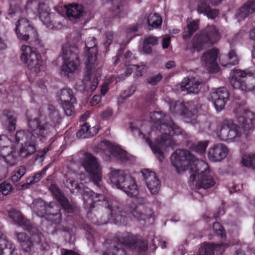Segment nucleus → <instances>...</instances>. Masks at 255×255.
<instances>
[{
	"label": "nucleus",
	"instance_id": "nucleus-1",
	"mask_svg": "<svg viewBox=\"0 0 255 255\" xmlns=\"http://www.w3.org/2000/svg\"><path fill=\"white\" fill-rule=\"evenodd\" d=\"M171 162L178 173L190 169V182L199 188L204 189L213 187L216 181L208 163L196 159L190 151L177 149L172 155Z\"/></svg>",
	"mask_w": 255,
	"mask_h": 255
},
{
	"label": "nucleus",
	"instance_id": "nucleus-2",
	"mask_svg": "<svg viewBox=\"0 0 255 255\" xmlns=\"http://www.w3.org/2000/svg\"><path fill=\"white\" fill-rule=\"evenodd\" d=\"M238 122L244 129V133L232 119H225L217 129V136L222 141L227 143L239 142L242 141L244 135L248 136L253 130V120L255 115L253 113L240 106L234 110Z\"/></svg>",
	"mask_w": 255,
	"mask_h": 255
},
{
	"label": "nucleus",
	"instance_id": "nucleus-3",
	"mask_svg": "<svg viewBox=\"0 0 255 255\" xmlns=\"http://www.w3.org/2000/svg\"><path fill=\"white\" fill-rule=\"evenodd\" d=\"M27 120L28 128L31 131L19 130L15 134V143L22 145L19 154L23 157L31 155L36 151L38 141L44 143L48 137L51 136V128L48 123H42L36 118L33 120L27 118Z\"/></svg>",
	"mask_w": 255,
	"mask_h": 255
},
{
	"label": "nucleus",
	"instance_id": "nucleus-4",
	"mask_svg": "<svg viewBox=\"0 0 255 255\" xmlns=\"http://www.w3.org/2000/svg\"><path fill=\"white\" fill-rule=\"evenodd\" d=\"M107 248L103 255H128L122 246L129 248L141 254L148 249L147 242L137 235L124 232L117 235L113 241L107 240L103 244Z\"/></svg>",
	"mask_w": 255,
	"mask_h": 255
},
{
	"label": "nucleus",
	"instance_id": "nucleus-5",
	"mask_svg": "<svg viewBox=\"0 0 255 255\" xmlns=\"http://www.w3.org/2000/svg\"><path fill=\"white\" fill-rule=\"evenodd\" d=\"M97 39L94 37H89L85 41V49L83 59L85 61V73L83 83L85 87L90 83V90H96L101 79L102 68L99 66L97 60L98 49Z\"/></svg>",
	"mask_w": 255,
	"mask_h": 255
},
{
	"label": "nucleus",
	"instance_id": "nucleus-6",
	"mask_svg": "<svg viewBox=\"0 0 255 255\" xmlns=\"http://www.w3.org/2000/svg\"><path fill=\"white\" fill-rule=\"evenodd\" d=\"M80 49L76 44H66L62 46V58L63 60L61 67V74L66 78H70L79 69L80 59L79 54Z\"/></svg>",
	"mask_w": 255,
	"mask_h": 255
},
{
	"label": "nucleus",
	"instance_id": "nucleus-7",
	"mask_svg": "<svg viewBox=\"0 0 255 255\" xmlns=\"http://www.w3.org/2000/svg\"><path fill=\"white\" fill-rule=\"evenodd\" d=\"M110 180L117 188L122 190L129 197H135L138 194L135 179L126 171L113 170L111 173Z\"/></svg>",
	"mask_w": 255,
	"mask_h": 255
},
{
	"label": "nucleus",
	"instance_id": "nucleus-8",
	"mask_svg": "<svg viewBox=\"0 0 255 255\" xmlns=\"http://www.w3.org/2000/svg\"><path fill=\"white\" fill-rule=\"evenodd\" d=\"M81 164L88 174L90 179L104 194L106 189L101 184L102 171L97 158L92 154L85 152L83 158L81 159Z\"/></svg>",
	"mask_w": 255,
	"mask_h": 255
},
{
	"label": "nucleus",
	"instance_id": "nucleus-9",
	"mask_svg": "<svg viewBox=\"0 0 255 255\" xmlns=\"http://www.w3.org/2000/svg\"><path fill=\"white\" fill-rule=\"evenodd\" d=\"M221 38V34L216 26L209 25L196 34L192 42V48L194 51H200L206 45L217 43Z\"/></svg>",
	"mask_w": 255,
	"mask_h": 255
},
{
	"label": "nucleus",
	"instance_id": "nucleus-10",
	"mask_svg": "<svg viewBox=\"0 0 255 255\" xmlns=\"http://www.w3.org/2000/svg\"><path fill=\"white\" fill-rule=\"evenodd\" d=\"M15 31L19 40L25 41L29 40L30 43L34 46H43L36 29L26 18H19L16 24Z\"/></svg>",
	"mask_w": 255,
	"mask_h": 255
},
{
	"label": "nucleus",
	"instance_id": "nucleus-11",
	"mask_svg": "<svg viewBox=\"0 0 255 255\" xmlns=\"http://www.w3.org/2000/svg\"><path fill=\"white\" fill-rule=\"evenodd\" d=\"M21 60L26 64L31 73L37 74L42 69L43 61L40 54L37 53L31 46L23 45Z\"/></svg>",
	"mask_w": 255,
	"mask_h": 255
},
{
	"label": "nucleus",
	"instance_id": "nucleus-12",
	"mask_svg": "<svg viewBox=\"0 0 255 255\" xmlns=\"http://www.w3.org/2000/svg\"><path fill=\"white\" fill-rule=\"evenodd\" d=\"M169 106L172 113L182 116L187 123L195 124L194 121L197 118V108L192 102L184 103L181 101H171Z\"/></svg>",
	"mask_w": 255,
	"mask_h": 255
},
{
	"label": "nucleus",
	"instance_id": "nucleus-13",
	"mask_svg": "<svg viewBox=\"0 0 255 255\" xmlns=\"http://www.w3.org/2000/svg\"><path fill=\"white\" fill-rule=\"evenodd\" d=\"M71 185V193L76 194L83 195L84 200L90 201V208L92 209L95 207V204L101 202L104 198V195L102 193H95L89 188L85 187L82 183L78 184L76 181H70Z\"/></svg>",
	"mask_w": 255,
	"mask_h": 255
},
{
	"label": "nucleus",
	"instance_id": "nucleus-14",
	"mask_svg": "<svg viewBox=\"0 0 255 255\" xmlns=\"http://www.w3.org/2000/svg\"><path fill=\"white\" fill-rule=\"evenodd\" d=\"M38 6L36 0H26V3L17 2L15 4L10 3L8 10V14L11 17L17 15L18 16H35Z\"/></svg>",
	"mask_w": 255,
	"mask_h": 255
},
{
	"label": "nucleus",
	"instance_id": "nucleus-15",
	"mask_svg": "<svg viewBox=\"0 0 255 255\" xmlns=\"http://www.w3.org/2000/svg\"><path fill=\"white\" fill-rule=\"evenodd\" d=\"M253 75L252 72H246L240 70L236 69L230 73V83L234 88L239 89L243 91H251L253 90L255 87V78H251V84H245L244 79L246 76L249 75L250 77Z\"/></svg>",
	"mask_w": 255,
	"mask_h": 255
},
{
	"label": "nucleus",
	"instance_id": "nucleus-16",
	"mask_svg": "<svg viewBox=\"0 0 255 255\" xmlns=\"http://www.w3.org/2000/svg\"><path fill=\"white\" fill-rule=\"evenodd\" d=\"M166 122L161 123L160 122V132L162 135L160 137V150L162 148V141H164L166 145H171V136L173 135H178L181 133V129L177 125H175L171 121L167 120ZM161 156V151H160V157Z\"/></svg>",
	"mask_w": 255,
	"mask_h": 255
},
{
	"label": "nucleus",
	"instance_id": "nucleus-17",
	"mask_svg": "<svg viewBox=\"0 0 255 255\" xmlns=\"http://www.w3.org/2000/svg\"><path fill=\"white\" fill-rule=\"evenodd\" d=\"M229 96L227 89L223 87L213 89L208 98L212 102L216 110L219 111L224 108Z\"/></svg>",
	"mask_w": 255,
	"mask_h": 255
},
{
	"label": "nucleus",
	"instance_id": "nucleus-18",
	"mask_svg": "<svg viewBox=\"0 0 255 255\" xmlns=\"http://www.w3.org/2000/svg\"><path fill=\"white\" fill-rule=\"evenodd\" d=\"M218 50L213 48L205 52L201 58L202 64L210 72H217L219 67L217 63Z\"/></svg>",
	"mask_w": 255,
	"mask_h": 255
},
{
	"label": "nucleus",
	"instance_id": "nucleus-19",
	"mask_svg": "<svg viewBox=\"0 0 255 255\" xmlns=\"http://www.w3.org/2000/svg\"><path fill=\"white\" fill-rule=\"evenodd\" d=\"M141 173L150 193L157 194L159 191V180L155 172L148 169H143L141 170Z\"/></svg>",
	"mask_w": 255,
	"mask_h": 255
},
{
	"label": "nucleus",
	"instance_id": "nucleus-20",
	"mask_svg": "<svg viewBox=\"0 0 255 255\" xmlns=\"http://www.w3.org/2000/svg\"><path fill=\"white\" fill-rule=\"evenodd\" d=\"M49 190L66 212L67 213L74 212L76 207L69 202L56 184H52L49 187Z\"/></svg>",
	"mask_w": 255,
	"mask_h": 255
},
{
	"label": "nucleus",
	"instance_id": "nucleus-21",
	"mask_svg": "<svg viewBox=\"0 0 255 255\" xmlns=\"http://www.w3.org/2000/svg\"><path fill=\"white\" fill-rule=\"evenodd\" d=\"M228 151V147L224 144H216L209 149L208 158L212 162H219L226 157Z\"/></svg>",
	"mask_w": 255,
	"mask_h": 255
},
{
	"label": "nucleus",
	"instance_id": "nucleus-22",
	"mask_svg": "<svg viewBox=\"0 0 255 255\" xmlns=\"http://www.w3.org/2000/svg\"><path fill=\"white\" fill-rule=\"evenodd\" d=\"M0 156L7 166H12L17 163V153L13 146L3 144L2 147H0Z\"/></svg>",
	"mask_w": 255,
	"mask_h": 255
},
{
	"label": "nucleus",
	"instance_id": "nucleus-23",
	"mask_svg": "<svg viewBox=\"0 0 255 255\" xmlns=\"http://www.w3.org/2000/svg\"><path fill=\"white\" fill-rule=\"evenodd\" d=\"M201 81L197 77L185 78L181 84V90L186 91L188 94H196L200 89Z\"/></svg>",
	"mask_w": 255,
	"mask_h": 255
},
{
	"label": "nucleus",
	"instance_id": "nucleus-24",
	"mask_svg": "<svg viewBox=\"0 0 255 255\" xmlns=\"http://www.w3.org/2000/svg\"><path fill=\"white\" fill-rule=\"evenodd\" d=\"M8 215L10 218L17 223L24 230L31 233L34 232L35 229L30 221L25 218L20 212L12 209L9 211Z\"/></svg>",
	"mask_w": 255,
	"mask_h": 255
},
{
	"label": "nucleus",
	"instance_id": "nucleus-25",
	"mask_svg": "<svg viewBox=\"0 0 255 255\" xmlns=\"http://www.w3.org/2000/svg\"><path fill=\"white\" fill-rule=\"evenodd\" d=\"M2 124L4 128L9 131L15 129L16 124V114L14 111L3 110L1 117Z\"/></svg>",
	"mask_w": 255,
	"mask_h": 255
},
{
	"label": "nucleus",
	"instance_id": "nucleus-26",
	"mask_svg": "<svg viewBox=\"0 0 255 255\" xmlns=\"http://www.w3.org/2000/svg\"><path fill=\"white\" fill-rule=\"evenodd\" d=\"M255 12V0H249L237 11L235 16L238 21Z\"/></svg>",
	"mask_w": 255,
	"mask_h": 255
},
{
	"label": "nucleus",
	"instance_id": "nucleus-27",
	"mask_svg": "<svg viewBox=\"0 0 255 255\" xmlns=\"http://www.w3.org/2000/svg\"><path fill=\"white\" fill-rule=\"evenodd\" d=\"M227 247L225 244L214 245L204 243L201 245L197 255H213L215 252L222 254Z\"/></svg>",
	"mask_w": 255,
	"mask_h": 255
},
{
	"label": "nucleus",
	"instance_id": "nucleus-28",
	"mask_svg": "<svg viewBox=\"0 0 255 255\" xmlns=\"http://www.w3.org/2000/svg\"><path fill=\"white\" fill-rule=\"evenodd\" d=\"M227 247L225 244L214 245L204 243L201 245L197 255H213L215 252L222 254Z\"/></svg>",
	"mask_w": 255,
	"mask_h": 255
},
{
	"label": "nucleus",
	"instance_id": "nucleus-29",
	"mask_svg": "<svg viewBox=\"0 0 255 255\" xmlns=\"http://www.w3.org/2000/svg\"><path fill=\"white\" fill-rule=\"evenodd\" d=\"M111 210L110 219L113 220L116 225L126 226L128 221V217L125 212L121 210L119 207L110 208Z\"/></svg>",
	"mask_w": 255,
	"mask_h": 255
},
{
	"label": "nucleus",
	"instance_id": "nucleus-30",
	"mask_svg": "<svg viewBox=\"0 0 255 255\" xmlns=\"http://www.w3.org/2000/svg\"><path fill=\"white\" fill-rule=\"evenodd\" d=\"M47 207L53 208L47 212L46 220L52 224H59L62 219L60 208L53 202L47 204Z\"/></svg>",
	"mask_w": 255,
	"mask_h": 255
},
{
	"label": "nucleus",
	"instance_id": "nucleus-31",
	"mask_svg": "<svg viewBox=\"0 0 255 255\" xmlns=\"http://www.w3.org/2000/svg\"><path fill=\"white\" fill-rule=\"evenodd\" d=\"M209 4L210 3L208 1V0L201 1L198 7V12L203 13L209 18L214 19L219 15V11L216 9L211 8Z\"/></svg>",
	"mask_w": 255,
	"mask_h": 255
},
{
	"label": "nucleus",
	"instance_id": "nucleus-32",
	"mask_svg": "<svg viewBox=\"0 0 255 255\" xmlns=\"http://www.w3.org/2000/svg\"><path fill=\"white\" fill-rule=\"evenodd\" d=\"M49 167V165L45 166L41 171L36 172L33 176H30L26 179V183L22 185V189H27L30 185L38 182L46 174V171Z\"/></svg>",
	"mask_w": 255,
	"mask_h": 255
},
{
	"label": "nucleus",
	"instance_id": "nucleus-33",
	"mask_svg": "<svg viewBox=\"0 0 255 255\" xmlns=\"http://www.w3.org/2000/svg\"><path fill=\"white\" fill-rule=\"evenodd\" d=\"M239 58L234 49H230L227 56H222L220 58V64L224 67L235 65L239 63Z\"/></svg>",
	"mask_w": 255,
	"mask_h": 255
},
{
	"label": "nucleus",
	"instance_id": "nucleus-34",
	"mask_svg": "<svg viewBox=\"0 0 255 255\" xmlns=\"http://www.w3.org/2000/svg\"><path fill=\"white\" fill-rule=\"evenodd\" d=\"M47 204L43 200H38L33 202V211L39 217L44 218L46 220L47 212L51 208L47 207Z\"/></svg>",
	"mask_w": 255,
	"mask_h": 255
},
{
	"label": "nucleus",
	"instance_id": "nucleus-35",
	"mask_svg": "<svg viewBox=\"0 0 255 255\" xmlns=\"http://www.w3.org/2000/svg\"><path fill=\"white\" fill-rule=\"evenodd\" d=\"M84 12V7L81 4H70L67 8L66 14L69 17L79 18L83 16Z\"/></svg>",
	"mask_w": 255,
	"mask_h": 255
},
{
	"label": "nucleus",
	"instance_id": "nucleus-36",
	"mask_svg": "<svg viewBox=\"0 0 255 255\" xmlns=\"http://www.w3.org/2000/svg\"><path fill=\"white\" fill-rule=\"evenodd\" d=\"M90 126L88 123H85L76 133V136L78 138H86L93 136L98 132V128L93 127L94 132H92L90 128Z\"/></svg>",
	"mask_w": 255,
	"mask_h": 255
},
{
	"label": "nucleus",
	"instance_id": "nucleus-37",
	"mask_svg": "<svg viewBox=\"0 0 255 255\" xmlns=\"http://www.w3.org/2000/svg\"><path fill=\"white\" fill-rule=\"evenodd\" d=\"M50 11V8L47 4L43 2L38 3L37 13L42 22H48L49 21V15L52 13Z\"/></svg>",
	"mask_w": 255,
	"mask_h": 255
},
{
	"label": "nucleus",
	"instance_id": "nucleus-38",
	"mask_svg": "<svg viewBox=\"0 0 255 255\" xmlns=\"http://www.w3.org/2000/svg\"><path fill=\"white\" fill-rule=\"evenodd\" d=\"M187 22V28L185 29L184 32L183 34V37L185 39L189 38L193 33L198 29L199 20H190L188 19Z\"/></svg>",
	"mask_w": 255,
	"mask_h": 255
},
{
	"label": "nucleus",
	"instance_id": "nucleus-39",
	"mask_svg": "<svg viewBox=\"0 0 255 255\" xmlns=\"http://www.w3.org/2000/svg\"><path fill=\"white\" fill-rule=\"evenodd\" d=\"M158 42V37L148 36L145 37L143 41L142 50L147 54L152 52V46L157 45Z\"/></svg>",
	"mask_w": 255,
	"mask_h": 255
},
{
	"label": "nucleus",
	"instance_id": "nucleus-40",
	"mask_svg": "<svg viewBox=\"0 0 255 255\" xmlns=\"http://www.w3.org/2000/svg\"><path fill=\"white\" fill-rule=\"evenodd\" d=\"M49 18L50 19L48 22H43L47 27L53 29L62 25L61 19L63 17L60 14L52 12L49 15Z\"/></svg>",
	"mask_w": 255,
	"mask_h": 255
},
{
	"label": "nucleus",
	"instance_id": "nucleus-41",
	"mask_svg": "<svg viewBox=\"0 0 255 255\" xmlns=\"http://www.w3.org/2000/svg\"><path fill=\"white\" fill-rule=\"evenodd\" d=\"M208 145V141H201L195 143H189L188 147L200 155L204 154Z\"/></svg>",
	"mask_w": 255,
	"mask_h": 255
},
{
	"label": "nucleus",
	"instance_id": "nucleus-42",
	"mask_svg": "<svg viewBox=\"0 0 255 255\" xmlns=\"http://www.w3.org/2000/svg\"><path fill=\"white\" fill-rule=\"evenodd\" d=\"M77 100L76 98H72L70 101L62 103V106L63 110L67 116H72L75 112L74 104H76Z\"/></svg>",
	"mask_w": 255,
	"mask_h": 255
},
{
	"label": "nucleus",
	"instance_id": "nucleus-43",
	"mask_svg": "<svg viewBox=\"0 0 255 255\" xmlns=\"http://www.w3.org/2000/svg\"><path fill=\"white\" fill-rule=\"evenodd\" d=\"M111 153L122 162H126L128 160V153L118 146H113Z\"/></svg>",
	"mask_w": 255,
	"mask_h": 255
},
{
	"label": "nucleus",
	"instance_id": "nucleus-44",
	"mask_svg": "<svg viewBox=\"0 0 255 255\" xmlns=\"http://www.w3.org/2000/svg\"><path fill=\"white\" fill-rule=\"evenodd\" d=\"M143 138L145 139L153 152L156 155L157 159L159 160V138L157 137L155 139V143H153L149 137H146L145 134H143Z\"/></svg>",
	"mask_w": 255,
	"mask_h": 255
},
{
	"label": "nucleus",
	"instance_id": "nucleus-45",
	"mask_svg": "<svg viewBox=\"0 0 255 255\" xmlns=\"http://www.w3.org/2000/svg\"><path fill=\"white\" fill-rule=\"evenodd\" d=\"M241 163L244 166L255 169V153L244 154Z\"/></svg>",
	"mask_w": 255,
	"mask_h": 255
},
{
	"label": "nucleus",
	"instance_id": "nucleus-46",
	"mask_svg": "<svg viewBox=\"0 0 255 255\" xmlns=\"http://www.w3.org/2000/svg\"><path fill=\"white\" fill-rule=\"evenodd\" d=\"M59 97L61 103L70 101L72 98H75L72 89L70 88H64L61 89Z\"/></svg>",
	"mask_w": 255,
	"mask_h": 255
},
{
	"label": "nucleus",
	"instance_id": "nucleus-47",
	"mask_svg": "<svg viewBox=\"0 0 255 255\" xmlns=\"http://www.w3.org/2000/svg\"><path fill=\"white\" fill-rule=\"evenodd\" d=\"M158 17L159 15L158 13H150L147 17V23L148 25V29L149 30L153 28H158L159 26V22Z\"/></svg>",
	"mask_w": 255,
	"mask_h": 255
},
{
	"label": "nucleus",
	"instance_id": "nucleus-48",
	"mask_svg": "<svg viewBox=\"0 0 255 255\" xmlns=\"http://www.w3.org/2000/svg\"><path fill=\"white\" fill-rule=\"evenodd\" d=\"M26 169L24 166H20L16 168L11 177V181L15 183L19 181L21 178L25 174Z\"/></svg>",
	"mask_w": 255,
	"mask_h": 255
},
{
	"label": "nucleus",
	"instance_id": "nucleus-49",
	"mask_svg": "<svg viewBox=\"0 0 255 255\" xmlns=\"http://www.w3.org/2000/svg\"><path fill=\"white\" fill-rule=\"evenodd\" d=\"M2 240V241L3 242V244L5 245V250H7L8 253L10 255H13L15 249L14 245L11 243V242L8 241L6 239V237L5 236V235L3 233H2L1 231H0V240Z\"/></svg>",
	"mask_w": 255,
	"mask_h": 255
},
{
	"label": "nucleus",
	"instance_id": "nucleus-50",
	"mask_svg": "<svg viewBox=\"0 0 255 255\" xmlns=\"http://www.w3.org/2000/svg\"><path fill=\"white\" fill-rule=\"evenodd\" d=\"M49 112V117L55 123H58L60 119L59 113L52 105H49L48 108Z\"/></svg>",
	"mask_w": 255,
	"mask_h": 255
},
{
	"label": "nucleus",
	"instance_id": "nucleus-51",
	"mask_svg": "<svg viewBox=\"0 0 255 255\" xmlns=\"http://www.w3.org/2000/svg\"><path fill=\"white\" fill-rule=\"evenodd\" d=\"M159 112L153 111L150 113V122L153 124V127L157 130L159 128Z\"/></svg>",
	"mask_w": 255,
	"mask_h": 255
},
{
	"label": "nucleus",
	"instance_id": "nucleus-52",
	"mask_svg": "<svg viewBox=\"0 0 255 255\" xmlns=\"http://www.w3.org/2000/svg\"><path fill=\"white\" fill-rule=\"evenodd\" d=\"M12 189V186L11 184L6 181H4L0 184V193L3 195L9 194Z\"/></svg>",
	"mask_w": 255,
	"mask_h": 255
},
{
	"label": "nucleus",
	"instance_id": "nucleus-53",
	"mask_svg": "<svg viewBox=\"0 0 255 255\" xmlns=\"http://www.w3.org/2000/svg\"><path fill=\"white\" fill-rule=\"evenodd\" d=\"M214 232L218 235H219L222 238L225 236V231L221 225L218 223H214L212 227Z\"/></svg>",
	"mask_w": 255,
	"mask_h": 255
},
{
	"label": "nucleus",
	"instance_id": "nucleus-54",
	"mask_svg": "<svg viewBox=\"0 0 255 255\" xmlns=\"http://www.w3.org/2000/svg\"><path fill=\"white\" fill-rule=\"evenodd\" d=\"M84 229L86 231V237L88 240L91 241L95 235V230L88 224H86L84 226Z\"/></svg>",
	"mask_w": 255,
	"mask_h": 255
},
{
	"label": "nucleus",
	"instance_id": "nucleus-55",
	"mask_svg": "<svg viewBox=\"0 0 255 255\" xmlns=\"http://www.w3.org/2000/svg\"><path fill=\"white\" fill-rule=\"evenodd\" d=\"M114 32L111 31H108L105 33V40L104 45L106 49L110 46L114 38Z\"/></svg>",
	"mask_w": 255,
	"mask_h": 255
},
{
	"label": "nucleus",
	"instance_id": "nucleus-56",
	"mask_svg": "<svg viewBox=\"0 0 255 255\" xmlns=\"http://www.w3.org/2000/svg\"><path fill=\"white\" fill-rule=\"evenodd\" d=\"M20 245L25 252H28L31 251V248L33 246V243L29 238L25 240L23 243H20Z\"/></svg>",
	"mask_w": 255,
	"mask_h": 255
},
{
	"label": "nucleus",
	"instance_id": "nucleus-57",
	"mask_svg": "<svg viewBox=\"0 0 255 255\" xmlns=\"http://www.w3.org/2000/svg\"><path fill=\"white\" fill-rule=\"evenodd\" d=\"M147 82L152 86L156 85L159 82V73L155 76H151L146 79Z\"/></svg>",
	"mask_w": 255,
	"mask_h": 255
},
{
	"label": "nucleus",
	"instance_id": "nucleus-58",
	"mask_svg": "<svg viewBox=\"0 0 255 255\" xmlns=\"http://www.w3.org/2000/svg\"><path fill=\"white\" fill-rule=\"evenodd\" d=\"M11 143L10 139L5 135H0V147H2L3 144L4 145H9Z\"/></svg>",
	"mask_w": 255,
	"mask_h": 255
},
{
	"label": "nucleus",
	"instance_id": "nucleus-59",
	"mask_svg": "<svg viewBox=\"0 0 255 255\" xmlns=\"http://www.w3.org/2000/svg\"><path fill=\"white\" fill-rule=\"evenodd\" d=\"M16 237L19 244L22 242L23 243L25 240L29 238V236L23 232L17 233L16 234Z\"/></svg>",
	"mask_w": 255,
	"mask_h": 255
},
{
	"label": "nucleus",
	"instance_id": "nucleus-60",
	"mask_svg": "<svg viewBox=\"0 0 255 255\" xmlns=\"http://www.w3.org/2000/svg\"><path fill=\"white\" fill-rule=\"evenodd\" d=\"M113 115V112L112 109H108L102 113L101 115V117L103 119L108 120Z\"/></svg>",
	"mask_w": 255,
	"mask_h": 255
},
{
	"label": "nucleus",
	"instance_id": "nucleus-61",
	"mask_svg": "<svg viewBox=\"0 0 255 255\" xmlns=\"http://www.w3.org/2000/svg\"><path fill=\"white\" fill-rule=\"evenodd\" d=\"M244 35L245 32L243 31H241L238 34H237L236 35H235L234 39L229 40V42L230 43H233L235 42L236 41H239L244 37Z\"/></svg>",
	"mask_w": 255,
	"mask_h": 255
},
{
	"label": "nucleus",
	"instance_id": "nucleus-62",
	"mask_svg": "<svg viewBox=\"0 0 255 255\" xmlns=\"http://www.w3.org/2000/svg\"><path fill=\"white\" fill-rule=\"evenodd\" d=\"M109 90V85L108 83H104L101 86L100 94L102 96H104Z\"/></svg>",
	"mask_w": 255,
	"mask_h": 255
},
{
	"label": "nucleus",
	"instance_id": "nucleus-63",
	"mask_svg": "<svg viewBox=\"0 0 255 255\" xmlns=\"http://www.w3.org/2000/svg\"><path fill=\"white\" fill-rule=\"evenodd\" d=\"M61 255H81L76 252L65 249H63L61 250Z\"/></svg>",
	"mask_w": 255,
	"mask_h": 255
},
{
	"label": "nucleus",
	"instance_id": "nucleus-64",
	"mask_svg": "<svg viewBox=\"0 0 255 255\" xmlns=\"http://www.w3.org/2000/svg\"><path fill=\"white\" fill-rule=\"evenodd\" d=\"M170 43V38L169 36H165L163 38L162 47L165 49L168 47Z\"/></svg>",
	"mask_w": 255,
	"mask_h": 255
}]
</instances>
